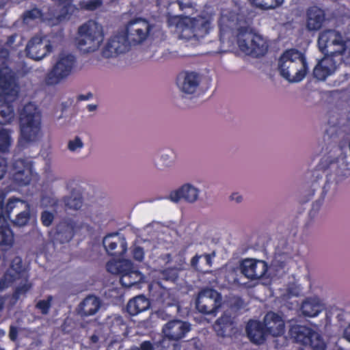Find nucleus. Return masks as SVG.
Masks as SVG:
<instances>
[{"label":"nucleus","instance_id":"nucleus-3","mask_svg":"<svg viewBox=\"0 0 350 350\" xmlns=\"http://www.w3.org/2000/svg\"><path fill=\"white\" fill-rule=\"evenodd\" d=\"M278 69L282 77L290 83L302 81L308 72L305 55L296 49L284 51L278 60Z\"/></svg>","mask_w":350,"mask_h":350},{"label":"nucleus","instance_id":"nucleus-48","mask_svg":"<svg viewBox=\"0 0 350 350\" xmlns=\"http://www.w3.org/2000/svg\"><path fill=\"white\" fill-rule=\"evenodd\" d=\"M139 350H154L152 343L149 340L144 341L141 343Z\"/></svg>","mask_w":350,"mask_h":350},{"label":"nucleus","instance_id":"nucleus-35","mask_svg":"<svg viewBox=\"0 0 350 350\" xmlns=\"http://www.w3.org/2000/svg\"><path fill=\"white\" fill-rule=\"evenodd\" d=\"M53 296L49 295L46 299L39 300L36 304V308L40 311L42 314H49L52 306Z\"/></svg>","mask_w":350,"mask_h":350},{"label":"nucleus","instance_id":"nucleus-45","mask_svg":"<svg viewBox=\"0 0 350 350\" xmlns=\"http://www.w3.org/2000/svg\"><path fill=\"white\" fill-rule=\"evenodd\" d=\"M8 162L7 160L0 156V180L3 178L7 172Z\"/></svg>","mask_w":350,"mask_h":350},{"label":"nucleus","instance_id":"nucleus-27","mask_svg":"<svg viewBox=\"0 0 350 350\" xmlns=\"http://www.w3.org/2000/svg\"><path fill=\"white\" fill-rule=\"evenodd\" d=\"M5 277L9 278L10 281H16L23 278L27 281V274L20 257H15L12 260L10 267L5 272Z\"/></svg>","mask_w":350,"mask_h":350},{"label":"nucleus","instance_id":"nucleus-49","mask_svg":"<svg viewBox=\"0 0 350 350\" xmlns=\"http://www.w3.org/2000/svg\"><path fill=\"white\" fill-rule=\"evenodd\" d=\"M201 256H202V257L204 258L206 265L208 267H211L213 263L212 258L215 256V253H213V254H202Z\"/></svg>","mask_w":350,"mask_h":350},{"label":"nucleus","instance_id":"nucleus-37","mask_svg":"<svg viewBox=\"0 0 350 350\" xmlns=\"http://www.w3.org/2000/svg\"><path fill=\"white\" fill-rule=\"evenodd\" d=\"M328 185H329V179L327 178L324 186H323V188L321 198L315 201L312 204V208L309 213L310 216H311V217L313 216L316 213H317L319 211L321 206L322 205L324 198L327 193L326 188H327V187H328Z\"/></svg>","mask_w":350,"mask_h":350},{"label":"nucleus","instance_id":"nucleus-34","mask_svg":"<svg viewBox=\"0 0 350 350\" xmlns=\"http://www.w3.org/2000/svg\"><path fill=\"white\" fill-rule=\"evenodd\" d=\"M43 16L41 10L33 8L31 10H26L23 14V21L24 23L28 24L30 22L40 19Z\"/></svg>","mask_w":350,"mask_h":350},{"label":"nucleus","instance_id":"nucleus-39","mask_svg":"<svg viewBox=\"0 0 350 350\" xmlns=\"http://www.w3.org/2000/svg\"><path fill=\"white\" fill-rule=\"evenodd\" d=\"M228 324L231 325L232 322L227 317H221L217 319L215 323V327H219V329H217L218 334L224 336L226 332L225 329Z\"/></svg>","mask_w":350,"mask_h":350},{"label":"nucleus","instance_id":"nucleus-41","mask_svg":"<svg viewBox=\"0 0 350 350\" xmlns=\"http://www.w3.org/2000/svg\"><path fill=\"white\" fill-rule=\"evenodd\" d=\"M162 278L165 280L175 281L178 278L177 271L174 269L168 268L161 272Z\"/></svg>","mask_w":350,"mask_h":350},{"label":"nucleus","instance_id":"nucleus-2","mask_svg":"<svg viewBox=\"0 0 350 350\" xmlns=\"http://www.w3.org/2000/svg\"><path fill=\"white\" fill-rule=\"evenodd\" d=\"M0 124L12 122L14 117L12 102L5 100V96L15 99L19 92L16 73L8 66L0 67Z\"/></svg>","mask_w":350,"mask_h":350},{"label":"nucleus","instance_id":"nucleus-21","mask_svg":"<svg viewBox=\"0 0 350 350\" xmlns=\"http://www.w3.org/2000/svg\"><path fill=\"white\" fill-rule=\"evenodd\" d=\"M325 21V13L318 6L309 7L306 10V27L309 31L319 30Z\"/></svg>","mask_w":350,"mask_h":350},{"label":"nucleus","instance_id":"nucleus-50","mask_svg":"<svg viewBox=\"0 0 350 350\" xmlns=\"http://www.w3.org/2000/svg\"><path fill=\"white\" fill-rule=\"evenodd\" d=\"M202 258V256L196 254L191 260V265L195 268H198L200 259Z\"/></svg>","mask_w":350,"mask_h":350},{"label":"nucleus","instance_id":"nucleus-20","mask_svg":"<svg viewBox=\"0 0 350 350\" xmlns=\"http://www.w3.org/2000/svg\"><path fill=\"white\" fill-rule=\"evenodd\" d=\"M246 333L254 344H262L266 340V335L269 334L264 323L257 320H250L245 327Z\"/></svg>","mask_w":350,"mask_h":350},{"label":"nucleus","instance_id":"nucleus-62","mask_svg":"<svg viewBox=\"0 0 350 350\" xmlns=\"http://www.w3.org/2000/svg\"><path fill=\"white\" fill-rule=\"evenodd\" d=\"M341 180V179H340V178H338L336 180V181L338 182V181H339V180Z\"/></svg>","mask_w":350,"mask_h":350},{"label":"nucleus","instance_id":"nucleus-57","mask_svg":"<svg viewBox=\"0 0 350 350\" xmlns=\"http://www.w3.org/2000/svg\"><path fill=\"white\" fill-rule=\"evenodd\" d=\"M316 188H314L312 191L310 193L309 196H310V198H308V199H306V200H304L302 202L303 203H306L308 201H309L310 200V198L314 196V191H315Z\"/></svg>","mask_w":350,"mask_h":350},{"label":"nucleus","instance_id":"nucleus-24","mask_svg":"<svg viewBox=\"0 0 350 350\" xmlns=\"http://www.w3.org/2000/svg\"><path fill=\"white\" fill-rule=\"evenodd\" d=\"M76 232L75 222L61 221L55 228L54 241L61 244L70 242Z\"/></svg>","mask_w":350,"mask_h":350},{"label":"nucleus","instance_id":"nucleus-54","mask_svg":"<svg viewBox=\"0 0 350 350\" xmlns=\"http://www.w3.org/2000/svg\"><path fill=\"white\" fill-rule=\"evenodd\" d=\"M344 335L345 338L350 342V325L345 328Z\"/></svg>","mask_w":350,"mask_h":350},{"label":"nucleus","instance_id":"nucleus-36","mask_svg":"<svg viewBox=\"0 0 350 350\" xmlns=\"http://www.w3.org/2000/svg\"><path fill=\"white\" fill-rule=\"evenodd\" d=\"M30 219V212L29 210L23 211L17 214L16 219L12 221L14 226H24Z\"/></svg>","mask_w":350,"mask_h":350},{"label":"nucleus","instance_id":"nucleus-26","mask_svg":"<svg viewBox=\"0 0 350 350\" xmlns=\"http://www.w3.org/2000/svg\"><path fill=\"white\" fill-rule=\"evenodd\" d=\"M150 306V300L141 295L130 299L126 305V311L131 316H135L147 310Z\"/></svg>","mask_w":350,"mask_h":350},{"label":"nucleus","instance_id":"nucleus-1","mask_svg":"<svg viewBox=\"0 0 350 350\" xmlns=\"http://www.w3.org/2000/svg\"><path fill=\"white\" fill-rule=\"evenodd\" d=\"M152 28V25L145 18L139 17L129 21L122 31L108 40L102 51L103 57H116L129 51L132 44H142L149 36Z\"/></svg>","mask_w":350,"mask_h":350},{"label":"nucleus","instance_id":"nucleus-61","mask_svg":"<svg viewBox=\"0 0 350 350\" xmlns=\"http://www.w3.org/2000/svg\"><path fill=\"white\" fill-rule=\"evenodd\" d=\"M121 321V322H122V319H118L117 321Z\"/></svg>","mask_w":350,"mask_h":350},{"label":"nucleus","instance_id":"nucleus-4","mask_svg":"<svg viewBox=\"0 0 350 350\" xmlns=\"http://www.w3.org/2000/svg\"><path fill=\"white\" fill-rule=\"evenodd\" d=\"M21 137L19 143L36 142L41 135V114L38 107L29 102L26 104L19 116Z\"/></svg>","mask_w":350,"mask_h":350},{"label":"nucleus","instance_id":"nucleus-11","mask_svg":"<svg viewBox=\"0 0 350 350\" xmlns=\"http://www.w3.org/2000/svg\"><path fill=\"white\" fill-rule=\"evenodd\" d=\"M76 62L75 55L70 53H60L55 64L46 74L45 83L49 85L58 84L72 73Z\"/></svg>","mask_w":350,"mask_h":350},{"label":"nucleus","instance_id":"nucleus-19","mask_svg":"<svg viewBox=\"0 0 350 350\" xmlns=\"http://www.w3.org/2000/svg\"><path fill=\"white\" fill-rule=\"evenodd\" d=\"M263 323L269 335L276 337L282 336L285 332V323L282 317L274 312H267Z\"/></svg>","mask_w":350,"mask_h":350},{"label":"nucleus","instance_id":"nucleus-31","mask_svg":"<svg viewBox=\"0 0 350 350\" xmlns=\"http://www.w3.org/2000/svg\"><path fill=\"white\" fill-rule=\"evenodd\" d=\"M178 340L171 338L163 336V338L156 343L157 350H180V345Z\"/></svg>","mask_w":350,"mask_h":350},{"label":"nucleus","instance_id":"nucleus-47","mask_svg":"<svg viewBox=\"0 0 350 350\" xmlns=\"http://www.w3.org/2000/svg\"><path fill=\"white\" fill-rule=\"evenodd\" d=\"M18 337V329L16 327L12 325L10 327L9 338L12 341H15Z\"/></svg>","mask_w":350,"mask_h":350},{"label":"nucleus","instance_id":"nucleus-8","mask_svg":"<svg viewBox=\"0 0 350 350\" xmlns=\"http://www.w3.org/2000/svg\"><path fill=\"white\" fill-rule=\"evenodd\" d=\"M7 193L0 189V246L11 247L14 243V233L8 221L10 217V213L15 208L16 203L21 200L18 198H10L6 205L4 201Z\"/></svg>","mask_w":350,"mask_h":350},{"label":"nucleus","instance_id":"nucleus-43","mask_svg":"<svg viewBox=\"0 0 350 350\" xmlns=\"http://www.w3.org/2000/svg\"><path fill=\"white\" fill-rule=\"evenodd\" d=\"M83 146L81 139L79 137H76L74 140H70L68 144V148L70 151H75L77 148H81Z\"/></svg>","mask_w":350,"mask_h":350},{"label":"nucleus","instance_id":"nucleus-16","mask_svg":"<svg viewBox=\"0 0 350 350\" xmlns=\"http://www.w3.org/2000/svg\"><path fill=\"white\" fill-rule=\"evenodd\" d=\"M103 244L107 254L111 256H123L127 250L126 241L118 232L107 234L103 240Z\"/></svg>","mask_w":350,"mask_h":350},{"label":"nucleus","instance_id":"nucleus-30","mask_svg":"<svg viewBox=\"0 0 350 350\" xmlns=\"http://www.w3.org/2000/svg\"><path fill=\"white\" fill-rule=\"evenodd\" d=\"M284 0H250L251 5L261 10L275 9L282 5Z\"/></svg>","mask_w":350,"mask_h":350},{"label":"nucleus","instance_id":"nucleus-58","mask_svg":"<svg viewBox=\"0 0 350 350\" xmlns=\"http://www.w3.org/2000/svg\"><path fill=\"white\" fill-rule=\"evenodd\" d=\"M15 38H16V36L15 35H12V36H10L9 38H8V43H13L14 40H15Z\"/></svg>","mask_w":350,"mask_h":350},{"label":"nucleus","instance_id":"nucleus-52","mask_svg":"<svg viewBox=\"0 0 350 350\" xmlns=\"http://www.w3.org/2000/svg\"><path fill=\"white\" fill-rule=\"evenodd\" d=\"M92 97V94L91 92L88 93L87 94H80L77 96V100H88Z\"/></svg>","mask_w":350,"mask_h":350},{"label":"nucleus","instance_id":"nucleus-60","mask_svg":"<svg viewBox=\"0 0 350 350\" xmlns=\"http://www.w3.org/2000/svg\"><path fill=\"white\" fill-rule=\"evenodd\" d=\"M347 172H348V174L345 172V173L343 174L345 177H347L348 176H349V175H350L349 170H347Z\"/></svg>","mask_w":350,"mask_h":350},{"label":"nucleus","instance_id":"nucleus-29","mask_svg":"<svg viewBox=\"0 0 350 350\" xmlns=\"http://www.w3.org/2000/svg\"><path fill=\"white\" fill-rule=\"evenodd\" d=\"M167 25L169 27H174L175 31L182 34L185 31L189 30L190 27L186 23V18L178 16H170L167 19ZM181 36H183L181 35Z\"/></svg>","mask_w":350,"mask_h":350},{"label":"nucleus","instance_id":"nucleus-12","mask_svg":"<svg viewBox=\"0 0 350 350\" xmlns=\"http://www.w3.org/2000/svg\"><path fill=\"white\" fill-rule=\"evenodd\" d=\"M221 296L216 290L206 288L198 294L196 301L198 310L204 314H214L221 307Z\"/></svg>","mask_w":350,"mask_h":350},{"label":"nucleus","instance_id":"nucleus-23","mask_svg":"<svg viewBox=\"0 0 350 350\" xmlns=\"http://www.w3.org/2000/svg\"><path fill=\"white\" fill-rule=\"evenodd\" d=\"M176 83L182 92L193 94L199 85V75L194 72L181 73L177 77Z\"/></svg>","mask_w":350,"mask_h":350},{"label":"nucleus","instance_id":"nucleus-18","mask_svg":"<svg viewBox=\"0 0 350 350\" xmlns=\"http://www.w3.org/2000/svg\"><path fill=\"white\" fill-rule=\"evenodd\" d=\"M332 55H325L313 70V76L318 80L324 81L326 78L333 74L337 68V63Z\"/></svg>","mask_w":350,"mask_h":350},{"label":"nucleus","instance_id":"nucleus-55","mask_svg":"<svg viewBox=\"0 0 350 350\" xmlns=\"http://www.w3.org/2000/svg\"><path fill=\"white\" fill-rule=\"evenodd\" d=\"M97 106L96 105H92V104H90V105H88L87 106V109H88L89 111H93L94 110H96Z\"/></svg>","mask_w":350,"mask_h":350},{"label":"nucleus","instance_id":"nucleus-9","mask_svg":"<svg viewBox=\"0 0 350 350\" xmlns=\"http://www.w3.org/2000/svg\"><path fill=\"white\" fill-rule=\"evenodd\" d=\"M288 335L293 342L314 350H325L326 345L322 336L313 329L301 325H292Z\"/></svg>","mask_w":350,"mask_h":350},{"label":"nucleus","instance_id":"nucleus-40","mask_svg":"<svg viewBox=\"0 0 350 350\" xmlns=\"http://www.w3.org/2000/svg\"><path fill=\"white\" fill-rule=\"evenodd\" d=\"M53 219L54 215L52 213L48 211H44L43 212H42L40 220L43 226L46 227L51 226L53 221Z\"/></svg>","mask_w":350,"mask_h":350},{"label":"nucleus","instance_id":"nucleus-7","mask_svg":"<svg viewBox=\"0 0 350 350\" xmlns=\"http://www.w3.org/2000/svg\"><path fill=\"white\" fill-rule=\"evenodd\" d=\"M108 272L120 275V282L125 288H131L143 281L144 275L130 260L121 259L109 261L106 265Z\"/></svg>","mask_w":350,"mask_h":350},{"label":"nucleus","instance_id":"nucleus-44","mask_svg":"<svg viewBox=\"0 0 350 350\" xmlns=\"http://www.w3.org/2000/svg\"><path fill=\"white\" fill-rule=\"evenodd\" d=\"M132 254L135 260L141 262L144 258V249L142 247L136 246L133 249Z\"/></svg>","mask_w":350,"mask_h":350},{"label":"nucleus","instance_id":"nucleus-53","mask_svg":"<svg viewBox=\"0 0 350 350\" xmlns=\"http://www.w3.org/2000/svg\"><path fill=\"white\" fill-rule=\"evenodd\" d=\"M231 200H235L237 202H241L242 200V196L239 195L238 193H234L230 196Z\"/></svg>","mask_w":350,"mask_h":350},{"label":"nucleus","instance_id":"nucleus-32","mask_svg":"<svg viewBox=\"0 0 350 350\" xmlns=\"http://www.w3.org/2000/svg\"><path fill=\"white\" fill-rule=\"evenodd\" d=\"M65 205L68 208L79 210L83 204V197L81 193L72 192L70 196L65 198Z\"/></svg>","mask_w":350,"mask_h":350},{"label":"nucleus","instance_id":"nucleus-14","mask_svg":"<svg viewBox=\"0 0 350 350\" xmlns=\"http://www.w3.org/2000/svg\"><path fill=\"white\" fill-rule=\"evenodd\" d=\"M241 273L247 278L256 280L262 278L268 271V265L265 260L246 258L240 264Z\"/></svg>","mask_w":350,"mask_h":350},{"label":"nucleus","instance_id":"nucleus-25","mask_svg":"<svg viewBox=\"0 0 350 350\" xmlns=\"http://www.w3.org/2000/svg\"><path fill=\"white\" fill-rule=\"evenodd\" d=\"M101 306L100 300L94 295L87 296L79 305L78 312L81 317L96 314Z\"/></svg>","mask_w":350,"mask_h":350},{"label":"nucleus","instance_id":"nucleus-6","mask_svg":"<svg viewBox=\"0 0 350 350\" xmlns=\"http://www.w3.org/2000/svg\"><path fill=\"white\" fill-rule=\"evenodd\" d=\"M237 44L241 51L255 57L265 55L269 47L267 41L261 36L253 33L249 27L238 29Z\"/></svg>","mask_w":350,"mask_h":350},{"label":"nucleus","instance_id":"nucleus-59","mask_svg":"<svg viewBox=\"0 0 350 350\" xmlns=\"http://www.w3.org/2000/svg\"><path fill=\"white\" fill-rule=\"evenodd\" d=\"M4 305V300L0 297V312L3 310Z\"/></svg>","mask_w":350,"mask_h":350},{"label":"nucleus","instance_id":"nucleus-42","mask_svg":"<svg viewBox=\"0 0 350 350\" xmlns=\"http://www.w3.org/2000/svg\"><path fill=\"white\" fill-rule=\"evenodd\" d=\"M102 5L101 0H89L86 2L83 3V5H81L82 8L87 10L93 11L96 10Z\"/></svg>","mask_w":350,"mask_h":350},{"label":"nucleus","instance_id":"nucleus-22","mask_svg":"<svg viewBox=\"0 0 350 350\" xmlns=\"http://www.w3.org/2000/svg\"><path fill=\"white\" fill-rule=\"evenodd\" d=\"M199 191L190 184H185L179 189L172 191L169 199L174 202H178L180 200L192 203L196 201Z\"/></svg>","mask_w":350,"mask_h":350},{"label":"nucleus","instance_id":"nucleus-28","mask_svg":"<svg viewBox=\"0 0 350 350\" xmlns=\"http://www.w3.org/2000/svg\"><path fill=\"white\" fill-rule=\"evenodd\" d=\"M301 310L306 317H314L321 311V306L315 299L307 298L301 304Z\"/></svg>","mask_w":350,"mask_h":350},{"label":"nucleus","instance_id":"nucleus-56","mask_svg":"<svg viewBox=\"0 0 350 350\" xmlns=\"http://www.w3.org/2000/svg\"><path fill=\"white\" fill-rule=\"evenodd\" d=\"M90 340L93 343H96L98 341L99 338L97 335L93 334L91 336Z\"/></svg>","mask_w":350,"mask_h":350},{"label":"nucleus","instance_id":"nucleus-5","mask_svg":"<svg viewBox=\"0 0 350 350\" xmlns=\"http://www.w3.org/2000/svg\"><path fill=\"white\" fill-rule=\"evenodd\" d=\"M104 39L103 27L93 20H89L78 29L75 39L77 49L83 53L96 51Z\"/></svg>","mask_w":350,"mask_h":350},{"label":"nucleus","instance_id":"nucleus-33","mask_svg":"<svg viewBox=\"0 0 350 350\" xmlns=\"http://www.w3.org/2000/svg\"><path fill=\"white\" fill-rule=\"evenodd\" d=\"M11 144L12 138L9 131L5 129H0V152H8Z\"/></svg>","mask_w":350,"mask_h":350},{"label":"nucleus","instance_id":"nucleus-17","mask_svg":"<svg viewBox=\"0 0 350 350\" xmlns=\"http://www.w3.org/2000/svg\"><path fill=\"white\" fill-rule=\"evenodd\" d=\"M191 329L190 324L180 320L174 319L168 321L163 327L165 336L179 340Z\"/></svg>","mask_w":350,"mask_h":350},{"label":"nucleus","instance_id":"nucleus-10","mask_svg":"<svg viewBox=\"0 0 350 350\" xmlns=\"http://www.w3.org/2000/svg\"><path fill=\"white\" fill-rule=\"evenodd\" d=\"M318 46L325 55L334 57L342 55L347 49V42L343 36L334 29L322 31L319 36Z\"/></svg>","mask_w":350,"mask_h":350},{"label":"nucleus","instance_id":"nucleus-13","mask_svg":"<svg viewBox=\"0 0 350 350\" xmlns=\"http://www.w3.org/2000/svg\"><path fill=\"white\" fill-rule=\"evenodd\" d=\"M45 38L40 36L32 37L25 48L27 56L32 59L40 60L49 54L53 49L50 42H45Z\"/></svg>","mask_w":350,"mask_h":350},{"label":"nucleus","instance_id":"nucleus-46","mask_svg":"<svg viewBox=\"0 0 350 350\" xmlns=\"http://www.w3.org/2000/svg\"><path fill=\"white\" fill-rule=\"evenodd\" d=\"M14 281H10L9 278H5V274L3 278L0 279V292L10 286Z\"/></svg>","mask_w":350,"mask_h":350},{"label":"nucleus","instance_id":"nucleus-38","mask_svg":"<svg viewBox=\"0 0 350 350\" xmlns=\"http://www.w3.org/2000/svg\"><path fill=\"white\" fill-rule=\"evenodd\" d=\"M32 284L30 282H26L22 285L17 286L13 293L12 298L17 301L21 295H25L31 288Z\"/></svg>","mask_w":350,"mask_h":350},{"label":"nucleus","instance_id":"nucleus-51","mask_svg":"<svg viewBox=\"0 0 350 350\" xmlns=\"http://www.w3.org/2000/svg\"><path fill=\"white\" fill-rule=\"evenodd\" d=\"M312 176H314L316 178L315 180H314V182L312 183V187H314L316 183L319 180V179H321L322 177H323V175L320 174V170L319 169H316L314 171H313L312 172Z\"/></svg>","mask_w":350,"mask_h":350},{"label":"nucleus","instance_id":"nucleus-15","mask_svg":"<svg viewBox=\"0 0 350 350\" xmlns=\"http://www.w3.org/2000/svg\"><path fill=\"white\" fill-rule=\"evenodd\" d=\"M12 179L18 186L27 185L31 182V172L25 159L14 160L12 163Z\"/></svg>","mask_w":350,"mask_h":350}]
</instances>
